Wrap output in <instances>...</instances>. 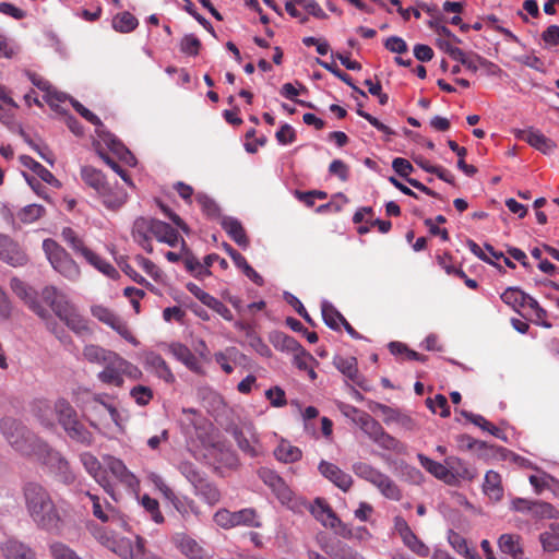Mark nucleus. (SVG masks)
I'll use <instances>...</instances> for the list:
<instances>
[{"mask_svg":"<svg viewBox=\"0 0 559 559\" xmlns=\"http://www.w3.org/2000/svg\"><path fill=\"white\" fill-rule=\"evenodd\" d=\"M26 510L36 525L52 532L59 528L60 515L49 491L38 481H26L22 488Z\"/></svg>","mask_w":559,"mask_h":559,"instance_id":"1","label":"nucleus"},{"mask_svg":"<svg viewBox=\"0 0 559 559\" xmlns=\"http://www.w3.org/2000/svg\"><path fill=\"white\" fill-rule=\"evenodd\" d=\"M32 455H35L39 463L46 466L59 481L66 485L74 483L75 475L68 460L60 452L50 448L45 441L37 442Z\"/></svg>","mask_w":559,"mask_h":559,"instance_id":"2","label":"nucleus"},{"mask_svg":"<svg viewBox=\"0 0 559 559\" xmlns=\"http://www.w3.org/2000/svg\"><path fill=\"white\" fill-rule=\"evenodd\" d=\"M0 428L8 442L17 452L26 456L32 455L37 442L41 441L22 423L11 417L3 418L1 420Z\"/></svg>","mask_w":559,"mask_h":559,"instance_id":"3","label":"nucleus"},{"mask_svg":"<svg viewBox=\"0 0 559 559\" xmlns=\"http://www.w3.org/2000/svg\"><path fill=\"white\" fill-rule=\"evenodd\" d=\"M43 249L51 266L58 273L72 281L80 277L81 271L79 265L57 241L50 238L45 239L43 241Z\"/></svg>","mask_w":559,"mask_h":559,"instance_id":"4","label":"nucleus"},{"mask_svg":"<svg viewBox=\"0 0 559 559\" xmlns=\"http://www.w3.org/2000/svg\"><path fill=\"white\" fill-rule=\"evenodd\" d=\"M215 523L223 528H231L239 525L260 527L257 511L253 508H246L236 512L221 509L214 514Z\"/></svg>","mask_w":559,"mask_h":559,"instance_id":"5","label":"nucleus"},{"mask_svg":"<svg viewBox=\"0 0 559 559\" xmlns=\"http://www.w3.org/2000/svg\"><path fill=\"white\" fill-rule=\"evenodd\" d=\"M122 559H163L145 548V539L139 535L132 542L129 538H117L111 549Z\"/></svg>","mask_w":559,"mask_h":559,"instance_id":"6","label":"nucleus"},{"mask_svg":"<svg viewBox=\"0 0 559 559\" xmlns=\"http://www.w3.org/2000/svg\"><path fill=\"white\" fill-rule=\"evenodd\" d=\"M106 469L128 491L136 495L140 489V480L138 477L126 466L122 460L112 455L104 457Z\"/></svg>","mask_w":559,"mask_h":559,"instance_id":"7","label":"nucleus"},{"mask_svg":"<svg viewBox=\"0 0 559 559\" xmlns=\"http://www.w3.org/2000/svg\"><path fill=\"white\" fill-rule=\"evenodd\" d=\"M85 495L92 502L93 515L104 523L116 524L120 527H127L128 523L119 513V511L109 503L105 498L86 491Z\"/></svg>","mask_w":559,"mask_h":559,"instance_id":"8","label":"nucleus"},{"mask_svg":"<svg viewBox=\"0 0 559 559\" xmlns=\"http://www.w3.org/2000/svg\"><path fill=\"white\" fill-rule=\"evenodd\" d=\"M10 287L39 318L46 319L49 317V311L37 300L36 292L26 283L17 277H12Z\"/></svg>","mask_w":559,"mask_h":559,"instance_id":"9","label":"nucleus"},{"mask_svg":"<svg viewBox=\"0 0 559 559\" xmlns=\"http://www.w3.org/2000/svg\"><path fill=\"white\" fill-rule=\"evenodd\" d=\"M70 102L76 112H79L84 119H86L88 122H91L97 128L96 131L108 144L111 151H114L115 153H121L123 150H126L123 144L119 140H117L111 133H104L103 135V131L100 130V128H104V124L95 114H93L90 109L85 108L80 102H78L74 98H70Z\"/></svg>","mask_w":559,"mask_h":559,"instance_id":"10","label":"nucleus"},{"mask_svg":"<svg viewBox=\"0 0 559 559\" xmlns=\"http://www.w3.org/2000/svg\"><path fill=\"white\" fill-rule=\"evenodd\" d=\"M80 461L86 472L104 488L106 493H108L115 501H117L118 497L114 485L106 476L98 477L102 465L97 457L90 452H83L80 455Z\"/></svg>","mask_w":559,"mask_h":559,"instance_id":"11","label":"nucleus"},{"mask_svg":"<svg viewBox=\"0 0 559 559\" xmlns=\"http://www.w3.org/2000/svg\"><path fill=\"white\" fill-rule=\"evenodd\" d=\"M334 366L347 379L365 391L369 390L366 379L359 373L357 359L355 357L336 356L333 360Z\"/></svg>","mask_w":559,"mask_h":559,"instance_id":"12","label":"nucleus"},{"mask_svg":"<svg viewBox=\"0 0 559 559\" xmlns=\"http://www.w3.org/2000/svg\"><path fill=\"white\" fill-rule=\"evenodd\" d=\"M319 472L332 481L336 487H338L343 491H348L353 485V478L349 474L343 472L336 465L321 461L319 464Z\"/></svg>","mask_w":559,"mask_h":559,"instance_id":"13","label":"nucleus"},{"mask_svg":"<svg viewBox=\"0 0 559 559\" xmlns=\"http://www.w3.org/2000/svg\"><path fill=\"white\" fill-rule=\"evenodd\" d=\"M104 365V370L97 374L98 380L104 384L122 386L124 381L121 376L120 356L118 354L109 356V360Z\"/></svg>","mask_w":559,"mask_h":559,"instance_id":"14","label":"nucleus"},{"mask_svg":"<svg viewBox=\"0 0 559 559\" xmlns=\"http://www.w3.org/2000/svg\"><path fill=\"white\" fill-rule=\"evenodd\" d=\"M57 317L66 323V325L78 335L90 333L86 320L79 313L76 308L69 304Z\"/></svg>","mask_w":559,"mask_h":559,"instance_id":"15","label":"nucleus"},{"mask_svg":"<svg viewBox=\"0 0 559 559\" xmlns=\"http://www.w3.org/2000/svg\"><path fill=\"white\" fill-rule=\"evenodd\" d=\"M258 474L262 481L269 486L282 501L290 499V489L287 487L282 477L278 476L274 471L262 467L259 469Z\"/></svg>","mask_w":559,"mask_h":559,"instance_id":"16","label":"nucleus"},{"mask_svg":"<svg viewBox=\"0 0 559 559\" xmlns=\"http://www.w3.org/2000/svg\"><path fill=\"white\" fill-rule=\"evenodd\" d=\"M173 543L188 559H209L203 548L193 538L183 533L174 535Z\"/></svg>","mask_w":559,"mask_h":559,"instance_id":"17","label":"nucleus"},{"mask_svg":"<svg viewBox=\"0 0 559 559\" xmlns=\"http://www.w3.org/2000/svg\"><path fill=\"white\" fill-rule=\"evenodd\" d=\"M144 365L146 369L154 372L159 379H163L165 382L173 383L175 381V376L173 374L169 366L159 354L154 352L147 353L144 357Z\"/></svg>","mask_w":559,"mask_h":559,"instance_id":"18","label":"nucleus"},{"mask_svg":"<svg viewBox=\"0 0 559 559\" xmlns=\"http://www.w3.org/2000/svg\"><path fill=\"white\" fill-rule=\"evenodd\" d=\"M309 510L325 527L335 528V524H340V518L322 498H317Z\"/></svg>","mask_w":559,"mask_h":559,"instance_id":"19","label":"nucleus"},{"mask_svg":"<svg viewBox=\"0 0 559 559\" xmlns=\"http://www.w3.org/2000/svg\"><path fill=\"white\" fill-rule=\"evenodd\" d=\"M521 139L526 141L531 146L544 154H551L556 148V143L543 134L539 130L530 128L521 131Z\"/></svg>","mask_w":559,"mask_h":559,"instance_id":"20","label":"nucleus"},{"mask_svg":"<svg viewBox=\"0 0 559 559\" xmlns=\"http://www.w3.org/2000/svg\"><path fill=\"white\" fill-rule=\"evenodd\" d=\"M98 198L106 209L117 211L127 202L128 194L122 187L110 183Z\"/></svg>","mask_w":559,"mask_h":559,"instance_id":"21","label":"nucleus"},{"mask_svg":"<svg viewBox=\"0 0 559 559\" xmlns=\"http://www.w3.org/2000/svg\"><path fill=\"white\" fill-rule=\"evenodd\" d=\"M421 466L432 474L436 478L443 480L448 485H454L453 471L448 465L436 462L424 454H418Z\"/></svg>","mask_w":559,"mask_h":559,"instance_id":"22","label":"nucleus"},{"mask_svg":"<svg viewBox=\"0 0 559 559\" xmlns=\"http://www.w3.org/2000/svg\"><path fill=\"white\" fill-rule=\"evenodd\" d=\"M151 225L152 219L139 217L135 219L132 228V237L147 253L153 252L151 245Z\"/></svg>","mask_w":559,"mask_h":559,"instance_id":"23","label":"nucleus"},{"mask_svg":"<svg viewBox=\"0 0 559 559\" xmlns=\"http://www.w3.org/2000/svg\"><path fill=\"white\" fill-rule=\"evenodd\" d=\"M151 233L159 242H165L170 247H175L180 238L176 229L159 219H152Z\"/></svg>","mask_w":559,"mask_h":559,"instance_id":"24","label":"nucleus"},{"mask_svg":"<svg viewBox=\"0 0 559 559\" xmlns=\"http://www.w3.org/2000/svg\"><path fill=\"white\" fill-rule=\"evenodd\" d=\"M169 352L193 372H201L202 366L197 356L183 344L173 343L169 345Z\"/></svg>","mask_w":559,"mask_h":559,"instance_id":"25","label":"nucleus"},{"mask_svg":"<svg viewBox=\"0 0 559 559\" xmlns=\"http://www.w3.org/2000/svg\"><path fill=\"white\" fill-rule=\"evenodd\" d=\"M355 413L353 421L373 441L383 429L378 420L360 409H352Z\"/></svg>","mask_w":559,"mask_h":559,"instance_id":"26","label":"nucleus"},{"mask_svg":"<svg viewBox=\"0 0 559 559\" xmlns=\"http://www.w3.org/2000/svg\"><path fill=\"white\" fill-rule=\"evenodd\" d=\"M221 225L222 228L238 246L247 247L249 245L246 230L237 218L224 216L221 219Z\"/></svg>","mask_w":559,"mask_h":559,"instance_id":"27","label":"nucleus"},{"mask_svg":"<svg viewBox=\"0 0 559 559\" xmlns=\"http://www.w3.org/2000/svg\"><path fill=\"white\" fill-rule=\"evenodd\" d=\"M250 437L247 436L246 431L240 428H235L233 430V436L239 447V449L250 457H255L260 454V447L254 438L253 433H251L250 429L247 431Z\"/></svg>","mask_w":559,"mask_h":559,"instance_id":"28","label":"nucleus"},{"mask_svg":"<svg viewBox=\"0 0 559 559\" xmlns=\"http://www.w3.org/2000/svg\"><path fill=\"white\" fill-rule=\"evenodd\" d=\"M81 177L85 185L96 191L97 195L110 185L105 175L92 166L82 167Z\"/></svg>","mask_w":559,"mask_h":559,"instance_id":"29","label":"nucleus"},{"mask_svg":"<svg viewBox=\"0 0 559 559\" xmlns=\"http://www.w3.org/2000/svg\"><path fill=\"white\" fill-rule=\"evenodd\" d=\"M55 412L58 416L59 424L62 426L64 431L73 425H76L78 414L72 405L64 399H59L55 403Z\"/></svg>","mask_w":559,"mask_h":559,"instance_id":"30","label":"nucleus"},{"mask_svg":"<svg viewBox=\"0 0 559 559\" xmlns=\"http://www.w3.org/2000/svg\"><path fill=\"white\" fill-rule=\"evenodd\" d=\"M2 552L7 559H36L35 552L27 545L15 539L7 540Z\"/></svg>","mask_w":559,"mask_h":559,"instance_id":"31","label":"nucleus"},{"mask_svg":"<svg viewBox=\"0 0 559 559\" xmlns=\"http://www.w3.org/2000/svg\"><path fill=\"white\" fill-rule=\"evenodd\" d=\"M0 260L13 267L24 266L28 262V255L14 240H10L4 253L0 252Z\"/></svg>","mask_w":559,"mask_h":559,"instance_id":"32","label":"nucleus"},{"mask_svg":"<svg viewBox=\"0 0 559 559\" xmlns=\"http://www.w3.org/2000/svg\"><path fill=\"white\" fill-rule=\"evenodd\" d=\"M41 298L51 308L56 316L70 304L66 295L59 292L55 286L44 287L41 290Z\"/></svg>","mask_w":559,"mask_h":559,"instance_id":"33","label":"nucleus"},{"mask_svg":"<svg viewBox=\"0 0 559 559\" xmlns=\"http://www.w3.org/2000/svg\"><path fill=\"white\" fill-rule=\"evenodd\" d=\"M483 490L489 499L500 501L503 497L501 476L495 471H488L485 475Z\"/></svg>","mask_w":559,"mask_h":559,"instance_id":"34","label":"nucleus"},{"mask_svg":"<svg viewBox=\"0 0 559 559\" xmlns=\"http://www.w3.org/2000/svg\"><path fill=\"white\" fill-rule=\"evenodd\" d=\"M373 486L388 499L399 501L402 498L399 486L384 473L381 474Z\"/></svg>","mask_w":559,"mask_h":559,"instance_id":"35","label":"nucleus"},{"mask_svg":"<svg viewBox=\"0 0 559 559\" xmlns=\"http://www.w3.org/2000/svg\"><path fill=\"white\" fill-rule=\"evenodd\" d=\"M498 545L503 554L510 555L516 559L523 554L520 545V537L513 534H502L498 539Z\"/></svg>","mask_w":559,"mask_h":559,"instance_id":"36","label":"nucleus"},{"mask_svg":"<svg viewBox=\"0 0 559 559\" xmlns=\"http://www.w3.org/2000/svg\"><path fill=\"white\" fill-rule=\"evenodd\" d=\"M275 457L284 463H294L301 459V450L289 442L282 441L274 450Z\"/></svg>","mask_w":559,"mask_h":559,"instance_id":"37","label":"nucleus"},{"mask_svg":"<svg viewBox=\"0 0 559 559\" xmlns=\"http://www.w3.org/2000/svg\"><path fill=\"white\" fill-rule=\"evenodd\" d=\"M445 464L449 466V469L453 471L454 484H456L459 478L473 479L475 477V471L459 457H448Z\"/></svg>","mask_w":559,"mask_h":559,"instance_id":"38","label":"nucleus"},{"mask_svg":"<svg viewBox=\"0 0 559 559\" xmlns=\"http://www.w3.org/2000/svg\"><path fill=\"white\" fill-rule=\"evenodd\" d=\"M21 162L25 167H28L31 170H33L43 181L49 185H59V181L55 178V176L31 156H21Z\"/></svg>","mask_w":559,"mask_h":559,"instance_id":"39","label":"nucleus"},{"mask_svg":"<svg viewBox=\"0 0 559 559\" xmlns=\"http://www.w3.org/2000/svg\"><path fill=\"white\" fill-rule=\"evenodd\" d=\"M29 79L35 86H37L39 90L45 91L47 93L45 98H46V102L51 107L56 106L55 102H63L67 98V95L63 93L51 92L50 91L51 86H50L49 82L46 81L45 79H43L36 74H31Z\"/></svg>","mask_w":559,"mask_h":559,"instance_id":"40","label":"nucleus"},{"mask_svg":"<svg viewBox=\"0 0 559 559\" xmlns=\"http://www.w3.org/2000/svg\"><path fill=\"white\" fill-rule=\"evenodd\" d=\"M84 259L97 269L103 274L107 275L110 278H117L119 276L118 271L108 262L103 260L98 254L93 252L92 250L86 252Z\"/></svg>","mask_w":559,"mask_h":559,"instance_id":"41","label":"nucleus"},{"mask_svg":"<svg viewBox=\"0 0 559 559\" xmlns=\"http://www.w3.org/2000/svg\"><path fill=\"white\" fill-rule=\"evenodd\" d=\"M139 22L134 15L130 12L118 13L112 19V27L115 31L120 33H129L132 32Z\"/></svg>","mask_w":559,"mask_h":559,"instance_id":"42","label":"nucleus"},{"mask_svg":"<svg viewBox=\"0 0 559 559\" xmlns=\"http://www.w3.org/2000/svg\"><path fill=\"white\" fill-rule=\"evenodd\" d=\"M116 353L106 350L98 345H86L83 349V356L86 360L93 364H105L109 360V356L115 355Z\"/></svg>","mask_w":559,"mask_h":559,"instance_id":"43","label":"nucleus"},{"mask_svg":"<svg viewBox=\"0 0 559 559\" xmlns=\"http://www.w3.org/2000/svg\"><path fill=\"white\" fill-rule=\"evenodd\" d=\"M353 472L356 476L359 478L370 483L374 484L377 483V479L381 476L382 472L373 467L372 465L364 462H357L353 465Z\"/></svg>","mask_w":559,"mask_h":559,"instance_id":"44","label":"nucleus"},{"mask_svg":"<svg viewBox=\"0 0 559 559\" xmlns=\"http://www.w3.org/2000/svg\"><path fill=\"white\" fill-rule=\"evenodd\" d=\"M66 432L70 439L84 445H91L94 440L92 432L81 421L68 428Z\"/></svg>","mask_w":559,"mask_h":559,"instance_id":"45","label":"nucleus"},{"mask_svg":"<svg viewBox=\"0 0 559 559\" xmlns=\"http://www.w3.org/2000/svg\"><path fill=\"white\" fill-rule=\"evenodd\" d=\"M526 293L518 287H508L504 293L501 294V299L508 306H511L514 310L518 307H525Z\"/></svg>","mask_w":559,"mask_h":559,"instance_id":"46","label":"nucleus"},{"mask_svg":"<svg viewBox=\"0 0 559 559\" xmlns=\"http://www.w3.org/2000/svg\"><path fill=\"white\" fill-rule=\"evenodd\" d=\"M322 317L324 323L332 330H338L340 323H342L345 318L338 312L331 304L323 302L322 304Z\"/></svg>","mask_w":559,"mask_h":559,"instance_id":"47","label":"nucleus"},{"mask_svg":"<svg viewBox=\"0 0 559 559\" xmlns=\"http://www.w3.org/2000/svg\"><path fill=\"white\" fill-rule=\"evenodd\" d=\"M403 543L405 546H407L413 552L420 557H428L429 556V547L426 546L411 530L402 537Z\"/></svg>","mask_w":559,"mask_h":559,"instance_id":"48","label":"nucleus"},{"mask_svg":"<svg viewBox=\"0 0 559 559\" xmlns=\"http://www.w3.org/2000/svg\"><path fill=\"white\" fill-rule=\"evenodd\" d=\"M178 468L193 487L200 486V483H202V480L204 479L203 474L192 462H180Z\"/></svg>","mask_w":559,"mask_h":559,"instance_id":"49","label":"nucleus"},{"mask_svg":"<svg viewBox=\"0 0 559 559\" xmlns=\"http://www.w3.org/2000/svg\"><path fill=\"white\" fill-rule=\"evenodd\" d=\"M532 515L537 519H558L559 511L550 503L545 501H534Z\"/></svg>","mask_w":559,"mask_h":559,"instance_id":"50","label":"nucleus"},{"mask_svg":"<svg viewBox=\"0 0 559 559\" xmlns=\"http://www.w3.org/2000/svg\"><path fill=\"white\" fill-rule=\"evenodd\" d=\"M49 552L52 559H82L73 549L61 542L50 544Z\"/></svg>","mask_w":559,"mask_h":559,"instance_id":"51","label":"nucleus"},{"mask_svg":"<svg viewBox=\"0 0 559 559\" xmlns=\"http://www.w3.org/2000/svg\"><path fill=\"white\" fill-rule=\"evenodd\" d=\"M45 214V209L38 204H29L24 206L17 214L21 222L25 224L34 223Z\"/></svg>","mask_w":559,"mask_h":559,"instance_id":"52","label":"nucleus"},{"mask_svg":"<svg viewBox=\"0 0 559 559\" xmlns=\"http://www.w3.org/2000/svg\"><path fill=\"white\" fill-rule=\"evenodd\" d=\"M272 342L275 347L292 353L296 352V349H299L301 346L300 343L296 341L294 337L282 332L276 333L273 336Z\"/></svg>","mask_w":559,"mask_h":559,"instance_id":"53","label":"nucleus"},{"mask_svg":"<svg viewBox=\"0 0 559 559\" xmlns=\"http://www.w3.org/2000/svg\"><path fill=\"white\" fill-rule=\"evenodd\" d=\"M195 200L206 216L210 218L219 217V206L209 195L204 193H198Z\"/></svg>","mask_w":559,"mask_h":559,"instance_id":"54","label":"nucleus"},{"mask_svg":"<svg viewBox=\"0 0 559 559\" xmlns=\"http://www.w3.org/2000/svg\"><path fill=\"white\" fill-rule=\"evenodd\" d=\"M194 488L209 503L214 504L219 501L221 493L218 489L214 485L207 483L205 478L200 483V486H195Z\"/></svg>","mask_w":559,"mask_h":559,"instance_id":"55","label":"nucleus"},{"mask_svg":"<svg viewBox=\"0 0 559 559\" xmlns=\"http://www.w3.org/2000/svg\"><path fill=\"white\" fill-rule=\"evenodd\" d=\"M373 442L379 447L390 451H400L402 448L401 442L393 436L385 432L384 429L380 431Z\"/></svg>","mask_w":559,"mask_h":559,"instance_id":"56","label":"nucleus"},{"mask_svg":"<svg viewBox=\"0 0 559 559\" xmlns=\"http://www.w3.org/2000/svg\"><path fill=\"white\" fill-rule=\"evenodd\" d=\"M141 504L147 512L151 513L154 522H156V523L164 522V516L159 512V504L156 499H153L150 496L144 495L141 499Z\"/></svg>","mask_w":559,"mask_h":559,"instance_id":"57","label":"nucleus"},{"mask_svg":"<svg viewBox=\"0 0 559 559\" xmlns=\"http://www.w3.org/2000/svg\"><path fill=\"white\" fill-rule=\"evenodd\" d=\"M539 540L545 551L554 552L559 550V537L550 527L540 534Z\"/></svg>","mask_w":559,"mask_h":559,"instance_id":"58","label":"nucleus"},{"mask_svg":"<svg viewBox=\"0 0 559 559\" xmlns=\"http://www.w3.org/2000/svg\"><path fill=\"white\" fill-rule=\"evenodd\" d=\"M427 406L433 412H437V408L440 409V416L441 417H449L450 416V407L448 404V400L442 394H437L433 400L428 399L426 401Z\"/></svg>","mask_w":559,"mask_h":559,"instance_id":"59","label":"nucleus"},{"mask_svg":"<svg viewBox=\"0 0 559 559\" xmlns=\"http://www.w3.org/2000/svg\"><path fill=\"white\" fill-rule=\"evenodd\" d=\"M200 47V39L192 34L186 35L180 43L181 51L190 56H197Z\"/></svg>","mask_w":559,"mask_h":559,"instance_id":"60","label":"nucleus"},{"mask_svg":"<svg viewBox=\"0 0 559 559\" xmlns=\"http://www.w3.org/2000/svg\"><path fill=\"white\" fill-rule=\"evenodd\" d=\"M91 311L96 319H98L100 322L107 325L114 323V321L118 318V316L114 311L102 305L93 306Z\"/></svg>","mask_w":559,"mask_h":559,"instance_id":"61","label":"nucleus"},{"mask_svg":"<svg viewBox=\"0 0 559 559\" xmlns=\"http://www.w3.org/2000/svg\"><path fill=\"white\" fill-rule=\"evenodd\" d=\"M294 353V365L300 370H308L311 366V362H316L314 358L306 352V349L300 346L299 349H296Z\"/></svg>","mask_w":559,"mask_h":559,"instance_id":"62","label":"nucleus"},{"mask_svg":"<svg viewBox=\"0 0 559 559\" xmlns=\"http://www.w3.org/2000/svg\"><path fill=\"white\" fill-rule=\"evenodd\" d=\"M131 396L135 400L139 405H147L153 397V392L148 386L136 385L131 392Z\"/></svg>","mask_w":559,"mask_h":559,"instance_id":"63","label":"nucleus"},{"mask_svg":"<svg viewBox=\"0 0 559 559\" xmlns=\"http://www.w3.org/2000/svg\"><path fill=\"white\" fill-rule=\"evenodd\" d=\"M109 326L114 329L121 337H123L129 343L133 345L138 344V341L132 335L131 331L128 328V324L120 317H118Z\"/></svg>","mask_w":559,"mask_h":559,"instance_id":"64","label":"nucleus"}]
</instances>
